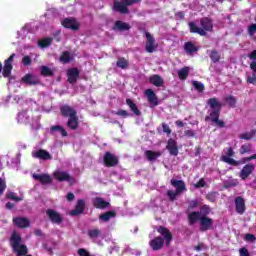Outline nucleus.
Instances as JSON below:
<instances>
[{"label": "nucleus", "instance_id": "1", "mask_svg": "<svg viewBox=\"0 0 256 256\" xmlns=\"http://www.w3.org/2000/svg\"><path fill=\"white\" fill-rule=\"evenodd\" d=\"M211 213V208L204 205L199 212H191L188 214V221L190 225H195L197 221L200 223V231H209L213 229V219L207 217Z\"/></svg>", "mask_w": 256, "mask_h": 256}, {"label": "nucleus", "instance_id": "2", "mask_svg": "<svg viewBox=\"0 0 256 256\" xmlns=\"http://www.w3.org/2000/svg\"><path fill=\"white\" fill-rule=\"evenodd\" d=\"M208 105L210 107V115L206 119H209L214 123L217 127H225V122L223 120H219V115L221 113V108L223 104L217 98H210L208 100Z\"/></svg>", "mask_w": 256, "mask_h": 256}, {"label": "nucleus", "instance_id": "3", "mask_svg": "<svg viewBox=\"0 0 256 256\" xmlns=\"http://www.w3.org/2000/svg\"><path fill=\"white\" fill-rule=\"evenodd\" d=\"M10 245L16 254V256L27 255V246L23 245L21 235L17 232H13L10 238Z\"/></svg>", "mask_w": 256, "mask_h": 256}, {"label": "nucleus", "instance_id": "4", "mask_svg": "<svg viewBox=\"0 0 256 256\" xmlns=\"http://www.w3.org/2000/svg\"><path fill=\"white\" fill-rule=\"evenodd\" d=\"M200 24H201L202 28H199V27H197V25H195V23L190 22L189 23L190 32L198 33V35H201L203 37V36L207 35L206 31H212V29H213V22H211V20H209L208 18L202 19Z\"/></svg>", "mask_w": 256, "mask_h": 256}, {"label": "nucleus", "instance_id": "5", "mask_svg": "<svg viewBox=\"0 0 256 256\" xmlns=\"http://www.w3.org/2000/svg\"><path fill=\"white\" fill-rule=\"evenodd\" d=\"M171 185H172V187H175L176 191L169 190L167 192V195H168L170 201H175V197H177V195H181V193H183V191H186L185 182H183L182 180L172 179Z\"/></svg>", "mask_w": 256, "mask_h": 256}, {"label": "nucleus", "instance_id": "6", "mask_svg": "<svg viewBox=\"0 0 256 256\" xmlns=\"http://www.w3.org/2000/svg\"><path fill=\"white\" fill-rule=\"evenodd\" d=\"M141 0H122V2H114V10L119 13H128L127 5H133V3H139Z\"/></svg>", "mask_w": 256, "mask_h": 256}, {"label": "nucleus", "instance_id": "7", "mask_svg": "<svg viewBox=\"0 0 256 256\" xmlns=\"http://www.w3.org/2000/svg\"><path fill=\"white\" fill-rule=\"evenodd\" d=\"M54 179H57V181H67L70 185H73L75 183V178H72L67 172L57 170L54 172Z\"/></svg>", "mask_w": 256, "mask_h": 256}, {"label": "nucleus", "instance_id": "8", "mask_svg": "<svg viewBox=\"0 0 256 256\" xmlns=\"http://www.w3.org/2000/svg\"><path fill=\"white\" fill-rule=\"evenodd\" d=\"M233 155H235L233 148H227L224 150V154L221 157V161H223L224 163H228V165H237V161L231 158L233 157Z\"/></svg>", "mask_w": 256, "mask_h": 256}, {"label": "nucleus", "instance_id": "9", "mask_svg": "<svg viewBox=\"0 0 256 256\" xmlns=\"http://www.w3.org/2000/svg\"><path fill=\"white\" fill-rule=\"evenodd\" d=\"M32 157H34V159H41L42 161H51V159H53V156L47 150L43 149L33 151Z\"/></svg>", "mask_w": 256, "mask_h": 256}, {"label": "nucleus", "instance_id": "10", "mask_svg": "<svg viewBox=\"0 0 256 256\" xmlns=\"http://www.w3.org/2000/svg\"><path fill=\"white\" fill-rule=\"evenodd\" d=\"M15 59V54H12L4 63L3 67V77H10L11 71H13V61Z\"/></svg>", "mask_w": 256, "mask_h": 256}, {"label": "nucleus", "instance_id": "11", "mask_svg": "<svg viewBox=\"0 0 256 256\" xmlns=\"http://www.w3.org/2000/svg\"><path fill=\"white\" fill-rule=\"evenodd\" d=\"M62 25L65 29H71L72 31H77L79 29V22L75 18H65L62 21Z\"/></svg>", "mask_w": 256, "mask_h": 256}, {"label": "nucleus", "instance_id": "12", "mask_svg": "<svg viewBox=\"0 0 256 256\" xmlns=\"http://www.w3.org/2000/svg\"><path fill=\"white\" fill-rule=\"evenodd\" d=\"M146 51L147 53H153V51H155V49H157V44H155V39L153 38V36L149 33L146 32Z\"/></svg>", "mask_w": 256, "mask_h": 256}, {"label": "nucleus", "instance_id": "13", "mask_svg": "<svg viewBox=\"0 0 256 256\" xmlns=\"http://www.w3.org/2000/svg\"><path fill=\"white\" fill-rule=\"evenodd\" d=\"M255 171V164H246L240 171V177L245 180Z\"/></svg>", "mask_w": 256, "mask_h": 256}, {"label": "nucleus", "instance_id": "14", "mask_svg": "<svg viewBox=\"0 0 256 256\" xmlns=\"http://www.w3.org/2000/svg\"><path fill=\"white\" fill-rule=\"evenodd\" d=\"M47 217H49L50 221L52 223H61L63 221V218L61 217V214H59L57 211L53 209H49L46 211Z\"/></svg>", "mask_w": 256, "mask_h": 256}, {"label": "nucleus", "instance_id": "15", "mask_svg": "<svg viewBox=\"0 0 256 256\" xmlns=\"http://www.w3.org/2000/svg\"><path fill=\"white\" fill-rule=\"evenodd\" d=\"M166 149L169 151L170 155H174L176 157V155H179V148L177 147V141L173 140V139H169Z\"/></svg>", "mask_w": 256, "mask_h": 256}, {"label": "nucleus", "instance_id": "16", "mask_svg": "<svg viewBox=\"0 0 256 256\" xmlns=\"http://www.w3.org/2000/svg\"><path fill=\"white\" fill-rule=\"evenodd\" d=\"M118 159L115 155L107 152L104 156V163L106 167H113L114 165H117Z\"/></svg>", "mask_w": 256, "mask_h": 256}, {"label": "nucleus", "instance_id": "17", "mask_svg": "<svg viewBox=\"0 0 256 256\" xmlns=\"http://www.w3.org/2000/svg\"><path fill=\"white\" fill-rule=\"evenodd\" d=\"M32 177L35 181L42 183V185H48V183H51L52 181L49 174H33Z\"/></svg>", "mask_w": 256, "mask_h": 256}, {"label": "nucleus", "instance_id": "18", "mask_svg": "<svg viewBox=\"0 0 256 256\" xmlns=\"http://www.w3.org/2000/svg\"><path fill=\"white\" fill-rule=\"evenodd\" d=\"M158 233H160V235L164 236V239L166 240V245L169 246V243H171V240L173 239V236H171V232H169V230H167V228L160 226L157 229Z\"/></svg>", "mask_w": 256, "mask_h": 256}, {"label": "nucleus", "instance_id": "19", "mask_svg": "<svg viewBox=\"0 0 256 256\" xmlns=\"http://www.w3.org/2000/svg\"><path fill=\"white\" fill-rule=\"evenodd\" d=\"M149 245L153 251H159L163 247V238L156 237L150 241Z\"/></svg>", "mask_w": 256, "mask_h": 256}, {"label": "nucleus", "instance_id": "20", "mask_svg": "<svg viewBox=\"0 0 256 256\" xmlns=\"http://www.w3.org/2000/svg\"><path fill=\"white\" fill-rule=\"evenodd\" d=\"M17 121L18 123H29L30 125H33V121H31V119H29V114L27 113V111H22L19 112L17 115Z\"/></svg>", "mask_w": 256, "mask_h": 256}, {"label": "nucleus", "instance_id": "21", "mask_svg": "<svg viewBox=\"0 0 256 256\" xmlns=\"http://www.w3.org/2000/svg\"><path fill=\"white\" fill-rule=\"evenodd\" d=\"M236 211L239 215H243L245 213V200L241 197H237L235 199Z\"/></svg>", "mask_w": 256, "mask_h": 256}, {"label": "nucleus", "instance_id": "22", "mask_svg": "<svg viewBox=\"0 0 256 256\" xmlns=\"http://www.w3.org/2000/svg\"><path fill=\"white\" fill-rule=\"evenodd\" d=\"M83 211H85V201L78 200L76 208L70 212V215L72 216L81 215Z\"/></svg>", "mask_w": 256, "mask_h": 256}, {"label": "nucleus", "instance_id": "23", "mask_svg": "<svg viewBox=\"0 0 256 256\" xmlns=\"http://www.w3.org/2000/svg\"><path fill=\"white\" fill-rule=\"evenodd\" d=\"M69 83H76L79 77V70L77 68H71L67 72Z\"/></svg>", "mask_w": 256, "mask_h": 256}, {"label": "nucleus", "instance_id": "24", "mask_svg": "<svg viewBox=\"0 0 256 256\" xmlns=\"http://www.w3.org/2000/svg\"><path fill=\"white\" fill-rule=\"evenodd\" d=\"M13 222H14V225H16V227H20L21 229L25 227H29L30 225L29 220L23 217L14 218Z\"/></svg>", "mask_w": 256, "mask_h": 256}, {"label": "nucleus", "instance_id": "25", "mask_svg": "<svg viewBox=\"0 0 256 256\" xmlns=\"http://www.w3.org/2000/svg\"><path fill=\"white\" fill-rule=\"evenodd\" d=\"M61 113L63 117H68V118L77 115V112L75 111V109L67 105H64L61 107Z\"/></svg>", "mask_w": 256, "mask_h": 256}, {"label": "nucleus", "instance_id": "26", "mask_svg": "<svg viewBox=\"0 0 256 256\" xmlns=\"http://www.w3.org/2000/svg\"><path fill=\"white\" fill-rule=\"evenodd\" d=\"M23 83H27V85H37V83H39V79L37 78V76H34L32 74H26L23 78H22Z\"/></svg>", "mask_w": 256, "mask_h": 256}, {"label": "nucleus", "instance_id": "27", "mask_svg": "<svg viewBox=\"0 0 256 256\" xmlns=\"http://www.w3.org/2000/svg\"><path fill=\"white\" fill-rule=\"evenodd\" d=\"M160 155H162V152L159 151L147 150L145 152V157L148 159V161H157Z\"/></svg>", "mask_w": 256, "mask_h": 256}, {"label": "nucleus", "instance_id": "28", "mask_svg": "<svg viewBox=\"0 0 256 256\" xmlns=\"http://www.w3.org/2000/svg\"><path fill=\"white\" fill-rule=\"evenodd\" d=\"M67 125L72 130H75L77 127H79V118H77V114L68 118Z\"/></svg>", "mask_w": 256, "mask_h": 256}, {"label": "nucleus", "instance_id": "29", "mask_svg": "<svg viewBox=\"0 0 256 256\" xmlns=\"http://www.w3.org/2000/svg\"><path fill=\"white\" fill-rule=\"evenodd\" d=\"M150 83L155 85V87H162L163 86V78L159 75H153L150 77Z\"/></svg>", "mask_w": 256, "mask_h": 256}, {"label": "nucleus", "instance_id": "30", "mask_svg": "<svg viewBox=\"0 0 256 256\" xmlns=\"http://www.w3.org/2000/svg\"><path fill=\"white\" fill-rule=\"evenodd\" d=\"M184 49L188 55H193V53H197V51H199L197 46L191 42H187L184 46Z\"/></svg>", "mask_w": 256, "mask_h": 256}, {"label": "nucleus", "instance_id": "31", "mask_svg": "<svg viewBox=\"0 0 256 256\" xmlns=\"http://www.w3.org/2000/svg\"><path fill=\"white\" fill-rule=\"evenodd\" d=\"M145 95L148 98L149 103H152V105H157V96H155V92H153V90H146Z\"/></svg>", "mask_w": 256, "mask_h": 256}, {"label": "nucleus", "instance_id": "32", "mask_svg": "<svg viewBox=\"0 0 256 256\" xmlns=\"http://www.w3.org/2000/svg\"><path fill=\"white\" fill-rule=\"evenodd\" d=\"M94 206H96L97 209H105L109 205V203L102 198H95L93 200Z\"/></svg>", "mask_w": 256, "mask_h": 256}, {"label": "nucleus", "instance_id": "33", "mask_svg": "<svg viewBox=\"0 0 256 256\" xmlns=\"http://www.w3.org/2000/svg\"><path fill=\"white\" fill-rule=\"evenodd\" d=\"M51 133L54 135H57L58 133L59 135H62V137H67V131H65V128L62 126H53L51 128Z\"/></svg>", "mask_w": 256, "mask_h": 256}, {"label": "nucleus", "instance_id": "34", "mask_svg": "<svg viewBox=\"0 0 256 256\" xmlns=\"http://www.w3.org/2000/svg\"><path fill=\"white\" fill-rule=\"evenodd\" d=\"M115 217L114 211L105 212L104 214L99 216L100 221H103V223H107L110 219H113Z\"/></svg>", "mask_w": 256, "mask_h": 256}, {"label": "nucleus", "instance_id": "35", "mask_svg": "<svg viewBox=\"0 0 256 256\" xmlns=\"http://www.w3.org/2000/svg\"><path fill=\"white\" fill-rule=\"evenodd\" d=\"M126 103L128 107L131 109V111H133L134 115H137V116L141 115V111H139V108H137V105L133 103V100L127 99Z\"/></svg>", "mask_w": 256, "mask_h": 256}, {"label": "nucleus", "instance_id": "36", "mask_svg": "<svg viewBox=\"0 0 256 256\" xmlns=\"http://www.w3.org/2000/svg\"><path fill=\"white\" fill-rule=\"evenodd\" d=\"M88 236L92 239V241H95L98 237H101V230L97 228H93L88 230Z\"/></svg>", "mask_w": 256, "mask_h": 256}, {"label": "nucleus", "instance_id": "37", "mask_svg": "<svg viewBox=\"0 0 256 256\" xmlns=\"http://www.w3.org/2000/svg\"><path fill=\"white\" fill-rule=\"evenodd\" d=\"M115 29H117L118 31H128V29H130V26L125 22L116 21Z\"/></svg>", "mask_w": 256, "mask_h": 256}, {"label": "nucleus", "instance_id": "38", "mask_svg": "<svg viewBox=\"0 0 256 256\" xmlns=\"http://www.w3.org/2000/svg\"><path fill=\"white\" fill-rule=\"evenodd\" d=\"M245 153H253V145L247 143L240 147V154L245 155Z\"/></svg>", "mask_w": 256, "mask_h": 256}, {"label": "nucleus", "instance_id": "39", "mask_svg": "<svg viewBox=\"0 0 256 256\" xmlns=\"http://www.w3.org/2000/svg\"><path fill=\"white\" fill-rule=\"evenodd\" d=\"M256 135V130H251L250 132H245L240 135V139H245V141H250Z\"/></svg>", "mask_w": 256, "mask_h": 256}, {"label": "nucleus", "instance_id": "40", "mask_svg": "<svg viewBox=\"0 0 256 256\" xmlns=\"http://www.w3.org/2000/svg\"><path fill=\"white\" fill-rule=\"evenodd\" d=\"M189 71H191L190 67H184L181 70L178 71V77L179 79H187L189 75Z\"/></svg>", "mask_w": 256, "mask_h": 256}, {"label": "nucleus", "instance_id": "41", "mask_svg": "<svg viewBox=\"0 0 256 256\" xmlns=\"http://www.w3.org/2000/svg\"><path fill=\"white\" fill-rule=\"evenodd\" d=\"M52 42H53V39L44 38V39L38 41V45H39V47H41L43 49L45 47H49V45H51Z\"/></svg>", "mask_w": 256, "mask_h": 256}, {"label": "nucleus", "instance_id": "42", "mask_svg": "<svg viewBox=\"0 0 256 256\" xmlns=\"http://www.w3.org/2000/svg\"><path fill=\"white\" fill-rule=\"evenodd\" d=\"M71 59H73V57L71 56V54H69V52H63V54L60 57L61 63H69Z\"/></svg>", "mask_w": 256, "mask_h": 256}, {"label": "nucleus", "instance_id": "43", "mask_svg": "<svg viewBox=\"0 0 256 256\" xmlns=\"http://www.w3.org/2000/svg\"><path fill=\"white\" fill-rule=\"evenodd\" d=\"M192 85H193L194 89H196L200 93H202L203 89H205V86L201 82L192 81Z\"/></svg>", "mask_w": 256, "mask_h": 256}, {"label": "nucleus", "instance_id": "44", "mask_svg": "<svg viewBox=\"0 0 256 256\" xmlns=\"http://www.w3.org/2000/svg\"><path fill=\"white\" fill-rule=\"evenodd\" d=\"M8 199H11L12 201H23V196L17 197V194L14 192H10L7 194Z\"/></svg>", "mask_w": 256, "mask_h": 256}, {"label": "nucleus", "instance_id": "45", "mask_svg": "<svg viewBox=\"0 0 256 256\" xmlns=\"http://www.w3.org/2000/svg\"><path fill=\"white\" fill-rule=\"evenodd\" d=\"M40 71H41L42 75H53V70H51V68H49L47 66H42L40 68Z\"/></svg>", "mask_w": 256, "mask_h": 256}, {"label": "nucleus", "instance_id": "46", "mask_svg": "<svg viewBox=\"0 0 256 256\" xmlns=\"http://www.w3.org/2000/svg\"><path fill=\"white\" fill-rule=\"evenodd\" d=\"M117 67H120V69H125V67H127V60H125V58L118 59Z\"/></svg>", "mask_w": 256, "mask_h": 256}, {"label": "nucleus", "instance_id": "47", "mask_svg": "<svg viewBox=\"0 0 256 256\" xmlns=\"http://www.w3.org/2000/svg\"><path fill=\"white\" fill-rule=\"evenodd\" d=\"M221 56H219V53H217V51H212L210 54V58L213 61V63H217V61H219Z\"/></svg>", "mask_w": 256, "mask_h": 256}, {"label": "nucleus", "instance_id": "48", "mask_svg": "<svg viewBox=\"0 0 256 256\" xmlns=\"http://www.w3.org/2000/svg\"><path fill=\"white\" fill-rule=\"evenodd\" d=\"M226 103H228V105H230V107H235V103H237V101L235 100V97L228 96L226 98Z\"/></svg>", "mask_w": 256, "mask_h": 256}, {"label": "nucleus", "instance_id": "49", "mask_svg": "<svg viewBox=\"0 0 256 256\" xmlns=\"http://www.w3.org/2000/svg\"><path fill=\"white\" fill-rule=\"evenodd\" d=\"M247 82L251 83L252 85H256V74L253 73L252 75H248Z\"/></svg>", "mask_w": 256, "mask_h": 256}, {"label": "nucleus", "instance_id": "50", "mask_svg": "<svg viewBox=\"0 0 256 256\" xmlns=\"http://www.w3.org/2000/svg\"><path fill=\"white\" fill-rule=\"evenodd\" d=\"M5 189H7V184L5 183V180L0 178V195H3Z\"/></svg>", "mask_w": 256, "mask_h": 256}, {"label": "nucleus", "instance_id": "51", "mask_svg": "<svg viewBox=\"0 0 256 256\" xmlns=\"http://www.w3.org/2000/svg\"><path fill=\"white\" fill-rule=\"evenodd\" d=\"M248 33L251 37H253V35H255L256 33V24H251L249 27H248Z\"/></svg>", "mask_w": 256, "mask_h": 256}, {"label": "nucleus", "instance_id": "52", "mask_svg": "<svg viewBox=\"0 0 256 256\" xmlns=\"http://www.w3.org/2000/svg\"><path fill=\"white\" fill-rule=\"evenodd\" d=\"M244 239L245 241L253 243V241H255L256 238H255V235L253 234H245Z\"/></svg>", "mask_w": 256, "mask_h": 256}, {"label": "nucleus", "instance_id": "53", "mask_svg": "<svg viewBox=\"0 0 256 256\" xmlns=\"http://www.w3.org/2000/svg\"><path fill=\"white\" fill-rule=\"evenodd\" d=\"M22 63L26 67L31 65V57L30 56H24L23 59H22Z\"/></svg>", "mask_w": 256, "mask_h": 256}, {"label": "nucleus", "instance_id": "54", "mask_svg": "<svg viewBox=\"0 0 256 256\" xmlns=\"http://www.w3.org/2000/svg\"><path fill=\"white\" fill-rule=\"evenodd\" d=\"M78 255H80V256H91L89 251H87L86 249H83V248H80L78 250Z\"/></svg>", "mask_w": 256, "mask_h": 256}, {"label": "nucleus", "instance_id": "55", "mask_svg": "<svg viewBox=\"0 0 256 256\" xmlns=\"http://www.w3.org/2000/svg\"><path fill=\"white\" fill-rule=\"evenodd\" d=\"M162 129L164 133H167L168 135H171V128H169V125L167 124H162Z\"/></svg>", "mask_w": 256, "mask_h": 256}, {"label": "nucleus", "instance_id": "56", "mask_svg": "<svg viewBox=\"0 0 256 256\" xmlns=\"http://www.w3.org/2000/svg\"><path fill=\"white\" fill-rule=\"evenodd\" d=\"M240 256H249V250L247 248H240L239 249Z\"/></svg>", "mask_w": 256, "mask_h": 256}, {"label": "nucleus", "instance_id": "57", "mask_svg": "<svg viewBox=\"0 0 256 256\" xmlns=\"http://www.w3.org/2000/svg\"><path fill=\"white\" fill-rule=\"evenodd\" d=\"M116 115H119L120 117H129V112L126 110H119Z\"/></svg>", "mask_w": 256, "mask_h": 256}, {"label": "nucleus", "instance_id": "58", "mask_svg": "<svg viewBox=\"0 0 256 256\" xmlns=\"http://www.w3.org/2000/svg\"><path fill=\"white\" fill-rule=\"evenodd\" d=\"M253 159H256V153L250 157H246V158L242 159L241 163H247L248 161H253Z\"/></svg>", "mask_w": 256, "mask_h": 256}, {"label": "nucleus", "instance_id": "59", "mask_svg": "<svg viewBox=\"0 0 256 256\" xmlns=\"http://www.w3.org/2000/svg\"><path fill=\"white\" fill-rule=\"evenodd\" d=\"M196 188L199 187H205V180L204 179H200L198 183L195 184Z\"/></svg>", "mask_w": 256, "mask_h": 256}, {"label": "nucleus", "instance_id": "60", "mask_svg": "<svg viewBox=\"0 0 256 256\" xmlns=\"http://www.w3.org/2000/svg\"><path fill=\"white\" fill-rule=\"evenodd\" d=\"M248 57L251 59V61H256V50L248 54Z\"/></svg>", "mask_w": 256, "mask_h": 256}, {"label": "nucleus", "instance_id": "61", "mask_svg": "<svg viewBox=\"0 0 256 256\" xmlns=\"http://www.w3.org/2000/svg\"><path fill=\"white\" fill-rule=\"evenodd\" d=\"M199 204L197 203V201L193 200L190 202V209H195V207H197Z\"/></svg>", "mask_w": 256, "mask_h": 256}, {"label": "nucleus", "instance_id": "62", "mask_svg": "<svg viewBox=\"0 0 256 256\" xmlns=\"http://www.w3.org/2000/svg\"><path fill=\"white\" fill-rule=\"evenodd\" d=\"M184 134L186 135V137H193V135H195V133H193V130H187Z\"/></svg>", "mask_w": 256, "mask_h": 256}, {"label": "nucleus", "instance_id": "63", "mask_svg": "<svg viewBox=\"0 0 256 256\" xmlns=\"http://www.w3.org/2000/svg\"><path fill=\"white\" fill-rule=\"evenodd\" d=\"M250 69L253 70L254 73H256V61H252L250 64Z\"/></svg>", "mask_w": 256, "mask_h": 256}, {"label": "nucleus", "instance_id": "64", "mask_svg": "<svg viewBox=\"0 0 256 256\" xmlns=\"http://www.w3.org/2000/svg\"><path fill=\"white\" fill-rule=\"evenodd\" d=\"M73 199H75V195L73 193H68L67 200L68 201H73Z\"/></svg>", "mask_w": 256, "mask_h": 256}]
</instances>
